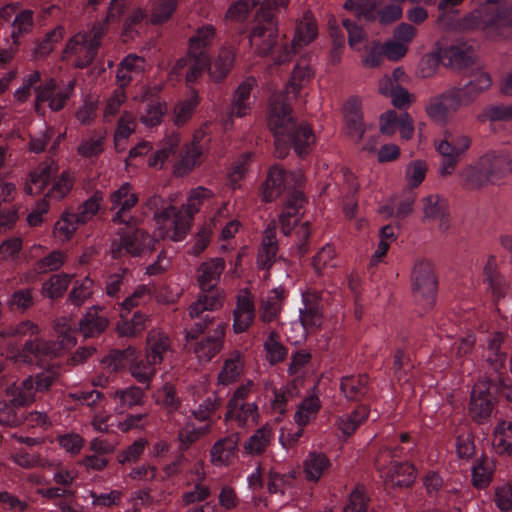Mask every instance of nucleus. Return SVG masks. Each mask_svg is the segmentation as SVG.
<instances>
[{"mask_svg": "<svg viewBox=\"0 0 512 512\" xmlns=\"http://www.w3.org/2000/svg\"><path fill=\"white\" fill-rule=\"evenodd\" d=\"M512 38V5L491 6V21L488 29V39L501 41Z\"/></svg>", "mask_w": 512, "mask_h": 512, "instance_id": "nucleus-8", "label": "nucleus"}, {"mask_svg": "<svg viewBox=\"0 0 512 512\" xmlns=\"http://www.w3.org/2000/svg\"><path fill=\"white\" fill-rule=\"evenodd\" d=\"M342 25L345 27L348 33V44L351 48H355L358 44L364 43L367 41V34L364 29L352 22L349 19H343Z\"/></svg>", "mask_w": 512, "mask_h": 512, "instance_id": "nucleus-47", "label": "nucleus"}, {"mask_svg": "<svg viewBox=\"0 0 512 512\" xmlns=\"http://www.w3.org/2000/svg\"><path fill=\"white\" fill-rule=\"evenodd\" d=\"M486 463L487 459L483 457L478 465L473 468L472 481L476 488H485L491 482L492 471L485 466Z\"/></svg>", "mask_w": 512, "mask_h": 512, "instance_id": "nucleus-48", "label": "nucleus"}, {"mask_svg": "<svg viewBox=\"0 0 512 512\" xmlns=\"http://www.w3.org/2000/svg\"><path fill=\"white\" fill-rule=\"evenodd\" d=\"M275 230V222L269 224L268 228L265 230V236L258 254V266L262 270H269L272 267L278 252V241L276 239Z\"/></svg>", "mask_w": 512, "mask_h": 512, "instance_id": "nucleus-13", "label": "nucleus"}, {"mask_svg": "<svg viewBox=\"0 0 512 512\" xmlns=\"http://www.w3.org/2000/svg\"><path fill=\"white\" fill-rule=\"evenodd\" d=\"M188 58L194 61L190 71L186 75L187 82H194L207 68L209 70V57L205 51L188 50Z\"/></svg>", "mask_w": 512, "mask_h": 512, "instance_id": "nucleus-39", "label": "nucleus"}, {"mask_svg": "<svg viewBox=\"0 0 512 512\" xmlns=\"http://www.w3.org/2000/svg\"><path fill=\"white\" fill-rule=\"evenodd\" d=\"M55 174L56 167H54L53 163H41L34 171L30 172V182L35 185L38 184L37 194H40L46 188Z\"/></svg>", "mask_w": 512, "mask_h": 512, "instance_id": "nucleus-33", "label": "nucleus"}, {"mask_svg": "<svg viewBox=\"0 0 512 512\" xmlns=\"http://www.w3.org/2000/svg\"><path fill=\"white\" fill-rule=\"evenodd\" d=\"M329 464V459L325 454L315 452L310 453L309 457L304 462V473L306 479L317 482Z\"/></svg>", "mask_w": 512, "mask_h": 512, "instance_id": "nucleus-25", "label": "nucleus"}, {"mask_svg": "<svg viewBox=\"0 0 512 512\" xmlns=\"http://www.w3.org/2000/svg\"><path fill=\"white\" fill-rule=\"evenodd\" d=\"M163 199L160 196H152L147 202L149 209L154 210L153 219L160 229L165 227L168 220L173 219V234L170 238L179 241L189 231V221H184V215L176 207L169 205L163 208Z\"/></svg>", "mask_w": 512, "mask_h": 512, "instance_id": "nucleus-4", "label": "nucleus"}, {"mask_svg": "<svg viewBox=\"0 0 512 512\" xmlns=\"http://www.w3.org/2000/svg\"><path fill=\"white\" fill-rule=\"evenodd\" d=\"M197 102L193 99H187L183 102H179L174 108L175 119L174 122L177 126H180L188 121L192 115Z\"/></svg>", "mask_w": 512, "mask_h": 512, "instance_id": "nucleus-55", "label": "nucleus"}, {"mask_svg": "<svg viewBox=\"0 0 512 512\" xmlns=\"http://www.w3.org/2000/svg\"><path fill=\"white\" fill-rule=\"evenodd\" d=\"M353 376H346L341 379L340 389L345 394L346 398L355 400L359 394H363V389L366 382L363 381L362 376L356 383H352Z\"/></svg>", "mask_w": 512, "mask_h": 512, "instance_id": "nucleus-51", "label": "nucleus"}, {"mask_svg": "<svg viewBox=\"0 0 512 512\" xmlns=\"http://www.w3.org/2000/svg\"><path fill=\"white\" fill-rule=\"evenodd\" d=\"M304 175L301 171L287 172L283 167L275 164L269 168L267 178L262 184V198L265 202H272L291 188L290 181L296 186H302Z\"/></svg>", "mask_w": 512, "mask_h": 512, "instance_id": "nucleus-3", "label": "nucleus"}, {"mask_svg": "<svg viewBox=\"0 0 512 512\" xmlns=\"http://www.w3.org/2000/svg\"><path fill=\"white\" fill-rule=\"evenodd\" d=\"M202 294L199 296L204 304L207 306L208 310H216L223 306L224 295L218 289V287H214L211 289H201Z\"/></svg>", "mask_w": 512, "mask_h": 512, "instance_id": "nucleus-54", "label": "nucleus"}, {"mask_svg": "<svg viewBox=\"0 0 512 512\" xmlns=\"http://www.w3.org/2000/svg\"><path fill=\"white\" fill-rule=\"evenodd\" d=\"M491 6L486 4L481 6L465 16L461 21V26L466 30L479 29L483 31L486 38H488V29L490 28L491 21Z\"/></svg>", "mask_w": 512, "mask_h": 512, "instance_id": "nucleus-18", "label": "nucleus"}, {"mask_svg": "<svg viewBox=\"0 0 512 512\" xmlns=\"http://www.w3.org/2000/svg\"><path fill=\"white\" fill-rule=\"evenodd\" d=\"M179 143V136L177 134L171 135L166 141V146L152 155L149 161V166L155 167L158 164L162 165L171 154L175 153V149L178 147Z\"/></svg>", "mask_w": 512, "mask_h": 512, "instance_id": "nucleus-44", "label": "nucleus"}, {"mask_svg": "<svg viewBox=\"0 0 512 512\" xmlns=\"http://www.w3.org/2000/svg\"><path fill=\"white\" fill-rule=\"evenodd\" d=\"M170 348V340L166 336L150 334L147 338L146 361L149 365L160 364L163 353Z\"/></svg>", "mask_w": 512, "mask_h": 512, "instance_id": "nucleus-24", "label": "nucleus"}, {"mask_svg": "<svg viewBox=\"0 0 512 512\" xmlns=\"http://www.w3.org/2000/svg\"><path fill=\"white\" fill-rule=\"evenodd\" d=\"M6 394L11 397L10 404L13 407L29 406L35 402L34 392H26L15 383L6 389Z\"/></svg>", "mask_w": 512, "mask_h": 512, "instance_id": "nucleus-42", "label": "nucleus"}, {"mask_svg": "<svg viewBox=\"0 0 512 512\" xmlns=\"http://www.w3.org/2000/svg\"><path fill=\"white\" fill-rule=\"evenodd\" d=\"M296 36L298 37V40L295 37L292 41V46L295 51L297 46H301L300 42L307 44L316 38L317 25L315 20L305 16L304 20L297 25Z\"/></svg>", "mask_w": 512, "mask_h": 512, "instance_id": "nucleus-35", "label": "nucleus"}, {"mask_svg": "<svg viewBox=\"0 0 512 512\" xmlns=\"http://www.w3.org/2000/svg\"><path fill=\"white\" fill-rule=\"evenodd\" d=\"M323 312L317 300L304 298V308L300 309V322L309 332L316 331L322 325Z\"/></svg>", "mask_w": 512, "mask_h": 512, "instance_id": "nucleus-16", "label": "nucleus"}, {"mask_svg": "<svg viewBox=\"0 0 512 512\" xmlns=\"http://www.w3.org/2000/svg\"><path fill=\"white\" fill-rule=\"evenodd\" d=\"M413 291L423 298H433L437 291V279L431 264L418 262L412 271Z\"/></svg>", "mask_w": 512, "mask_h": 512, "instance_id": "nucleus-7", "label": "nucleus"}, {"mask_svg": "<svg viewBox=\"0 0 512 512\" xmlns=\"http://www.w3.org/2000/svg\"><path fill=\"white\" fill-rule=\"evenodd\" d=\"M495 501L502 511L512 510V486L506 484L497 488L495 492Z\"/></svg>", "mask_w": 512, "mask_h": 512, "instance_id": "nucleus-63", "label": "nucleus"}, {"mask_svg": "<svg viewBox=\"0 0 512 512\" xmlns=\"http://www.w3.org/2000/svg\"><path fill=\"white\" fill-rule=\"evenodd\" d=\"M493 171L483 172L475 167H469L465 170V182L471 188H480L488 182Z\"/></svg>", "mask_w": 512, "mask_h": 512, "instance_id": "nucleus-52", "label": "nucleus"}, {"mask_svg": "<svg viewBox=\"0 0 512 512\" xmlns=\"http://www.w3.org/2000/svg\"><path fill=\"white\" fill-rule=\"evenodd\" d=\"M492 84L491 76L486 72H478L475 78L463 88L465 103L472 102L477 95L488 90Z\"/></svg>", "mask_w": 512, "mask_h": 512, "instance_id": "nucleus-29", "label": "nucleus"}, {"mask_svg": "<svg viewBox=\"0 0 512 512\" xmlns=\"http://www.w3.org/2000/svg\"><path fill=\"white\" fill-rule=\"evenodd\" d=\"M392 104L398 109H403L412 103L413 96L400 84H396L395 88H392Z\"/></svg>", "mask_w": 512, "mask_h": 512, "instance_id": "nucleus-60", "label": "nucleus"}, {"mask_svg": "<svg viewBox=\"0 0 512 512\" xmlns=\"http://www.w3.org/2000/svg\"><path fill=\"white\" fill-rule=\"evenodd\" d=\"M225 261L223 258H214L200 265L198 272V284L201 289L217 287L219 278L224 271Z\"/></svg>", "mask_w": 512, "mask_h": 512, "instance_id": "nucleus-14", "label": "nucleus"}, {"mask_svg": "<svg viewBox=\"0 0 512 512\" xmlns=\"http://www.w3.org/2000/svg\"><path fill=\"white\" fill-rule=\"evenodd\" d=\"M255 82L253 77H249L238 86L234 93L230 116L243 117L247 114V111L250 109L247 100Z\"/></svg>", "mask_w": 512, "mask_h": 512, "instance_id": "nucleus-22", "label": "nucleus"}, {"mask_svg": "<svg viewBox=\"0 0 512 512\" xmlns=\"http://www.w3.org/2000/svg\"><path fill=\"white\" fill-rule=\"evenodd\" d=\"M224 336L225 325H221L214 337H207L195 345L194 353L200 360H211L222 349Z\"/></svg>", "mask_w": 512, "mask_h": 512, "instance_id": "nucleus-17", "label": "nucleus"}, {"mask_svg": "<svg viewBox=\"0 0 512 512\" xmlns=\"http://www.w3.org/2000/svg\"><path fill=\"white\" fill-rule=\"evenodd\" d=\"M215 34V29L213 26H204L197 30V34L190 38L189 40V50L194 51H204V48L207 45V41L212 38Z\"/></svg>", "mask_w": 512, "mask_h": 512, "instance_id": "nucleus-50", "label": "nucleus"}, {"mask_svg": "<svg viewBox=\"0 0 512 512\" xmlns=\"http://www.w3.org/2000/svg\"><path fill=\"white\" fill-rule=\"evenodd\" d=\"M488 119L492 122L512 120V105L491 106L486 113Z\"/></svg>", "mask_w": 512, "mask_h": 512, "instance_id": "nucleus-64", "label": "nucleus"}, {"mask_svg": "<svg viewBox=\"0 0 512 512\" xmlns=\"http://www.w3.org/2000/svg\"><path fill=\"white\" fill-rule=\"evenodd\" d=\"M493 446L500 449L501 454H512V423L506 426V423L502 422L496 427Z\"/></svg>", "mask_w": 512, "mask_h": 512, "instance_id": "nucleus-36", "label": "nucleus"}, {"mask_svg": "<svg viewBox=\"0 0 512 512\" xmlns=\"http://www.w3.org/2000/svg\"><path fill=\"white\" fill-rule=\"evenodd\" d=\"M13 25L17 27V32L12 33L13 42L18 44V36L27 32L33 25V12L31 10L22 11L14 20Z\"/></svg>", "mask_w": 512, "mask_h": 512, "instance_id": "nucleus-57", "label": "nucleus"}, {"mask_svg": "<svg viewBox=\"0 0 512 512\" xmlns=\"http://www.w3.org/2000/svg\"><path fill=\"white\" fill-rule=\"evenodd\" d=\"M277 337L278 334L272 331L264 345L268 353V360L272 365L284 361L287 355L286 348L276 340Z\"/></svg>", "mask_w": 512, "mask_h": 512, "instance_id": "nucleus-40", "label": "nucleus"}, {"mask_svg": "<svg viewBox=\"0 0 512 512\" xmlns=\"http://www.w3.org/2000/svg\"><path fill=\"white\" fill-rule=\"evenodd\" d=\"M202 154L201 147L193 140L190 144L185 146V153L181 161L175 165V173L183 175L190 171L196 164V159Z\"/></svg>", "mask_w": 512, "mask_h": 512, "instance_id": "nucleus-32", "label": "nucleus"}, {"mask_svg": "<svg viewBox=\"0 0 512 512\" xmlns=\"http://www.w3.org/2000/svg\"><path fill=\"white\" fill-rule=\"evenodd\" d=\"M244 294L237 297L236 308L233 311V330L236 334L247 331L255 318V307L250 292L245 289Z\"/></svg>", "mask_w": 512, "mask_h": 512, "instance_id": "nucleus-9", "label": "nucleus"}, {"mask_svg": "<svg viewBox=\"0 0 512 512\" xmlns=\"http://www.w3.org/2000/svg\"><path fill=\"white\" fill-rule=\"evenodd\" d=\"M271 428L263 426L256 430L255 434L250 437L244 445V449L248 454L260 455L264 452L270 443Z\"/></svg>", "mask_w": 512, "mask_h": 512, "instance_id": "nucleus-31", "label": "nucleus"}, {"mask_svg": "<svg viewBox=\"0 0 512 512\" xmlns=\"http://www.w3.org/2000/svg\"><path fill=\"white\" fill-rule=\"evenodd\" d=\"M119 242L113 243L111 254L114 259H119L125 254L132 257H140L146 251H154L158 239L149 235L145 230L139 229L137 223L131 226V229L119 231Z\"/></svg>", "mask_w": 512, "mask_h": 512, "instance_id": "nucleus-2", "label": "nucleus"}, {"mask_svg": "<svg viewBox=\"0 0 512 512\" xmlns=\"http://www.w3.org/2000/svg\"><path fill=\"white\" fill-rule=\"evenodd\" d=\"M54 330L57 333L58 342L62 345V350L69 346L76 345V338L73 335L78 332V328H74L73 321L70 317H61L54 322Z\"/></svg>", "mask_w": 512, "mask_h": 512, "instance_id": "nucleus-26", "label": "nucleus"}, {"mask_svg": "<svg viewBox=\"0 0 512 512\" xmlns=\"http://www.w3.org/2000/svg\"><path fill=\"white\" fill-rule=\"evenodd\" d=\"M130 372L132 376L139 382L145 383L146 388L150 387V380L155 373V369L153 365H149L147 362L145 363L143 360L134 361L130 366Z\"/></svg>", "mask_w": 512, "mask_h": 512, "instance_id": "nucleus-45", "label": "nucleus"}, {"mask_svg": "<svg viewBox=\"0 0 512 512\" xmlns=\"http://www.w3.org/2000/svg\"><path fill=\"white\" fill-rule=\"evenodd\" d=\"M497 391L498 384L485 379L474 385L471 396H476V398H490L492 400L494 393H497Z\"/></svg>", "mask_w": 512, "mask_h": 512, "instance_id": "nucleus-62", "label": "nucleus"}, {"mask_svg": "<svg viewBox=\"0 0 512 512\" xmlns=\"http://www.w3.org/2000/svg\"><path fill=\"white\" fill-rule=\"evenodd\" d=\"M369 410L366 406H359L345 419L339 422V428L346 437L351 436L360 423L367 419Z\"/></svg>", "mask_w": 512, "mask_h": 512, "instance_id": "nucleus-34", "label": "nucleus"}, {"mask_svg": "<svg viewBox=\"0 0 512 512\" xmlns=\"http://www.w3.org/2000/svg\"><path fill=\"white\" fill-rule=\"evenodd\" d=\"M257 24L249 34L250 45L258 55L267 56L278 43V22L275 16L266 14L265 19H255Z\"/></svg>", "mask_w": 512, "mask_h": 512, "instance_id": "nucleus-6", "label": "nucleus"}, {"mask_svg": "<svg viewBox=\"0 0 512 512\" xmlns=\"http://www.w3.org/2000/svg\"><path fill=\"white\" fill-rule=\"evenodd\" d=\"M129 123H135V118L132 114L125 112L124 115L119 118L117 128L114 133L116 148L118 147L119 140L127 139L131 133L134 132V128H131Z\"/></svg>", "mask_w": 512, "mask_h": 512, "instance_id": "nucleus-53", "label": "nucleus"}, {"mask_svg": "<svg viewBox=\"0 0 512 512\" xmlns=\"http://www.w3.org/2000/svg\"><path fill=\"white\" fill-rule=\"evenodd\" d=\"M239 433H233L223 439L218 440L211 448L210 454L212 462L224 464L229 456L234 453L239 444Z\"/></svg>", "mask_w": 512, "mask_h": 512, "instance_id": "nucleus-23", "label": "nucleus"}, {"mask_svg": "<svg viewBox=\"0 0 512 512\" xmlns=\"http://www.w3.org/2000/svg\"><path fill=\"white\" fill-rule=\"evenodd\" d=\"M300 186H291L288 190L289 196L287 201L284 204L286 211L295 212L297 215L299 210L303 207V203L305 202L304 193L299 189Z\"/></svg>", "mask_w": 512, "mask_h": 512, "instance_id": "nucleus-59", "label": "nucleus"}, {"mask_svg": "<svg viewBox=\"0 0 512 512\" xmlns=\"http://www.w3.org/2000/svg\"><path fill=\"white\" fill-rule=\"evenodd\" d=\"M80 37L82 39V47H80V54H78L77 59L75 61V67L83 69L90 66L93 63L98 50L88 45L86 33H84L83 36Z\"/></svg>", "mask_w": 512, "mask_h": 512, "instance_id": "nucleus-49", "label": "nucleus"}, {"mask_svg": "<svg viewBox=\"0 0 512 512\" xmlns=\"http://www.w3.org/2000/svg\"><path fill=\"white\" fill-rule=\"evenodd\" d=\"M62 345L56 341H48L43 338L27 341L23 346V352L33 354L36 358L58 357L62 352Z\"/></svg>", "mask_w": 512, "mask_h": 512, "instance_id": "nucleus-20", "label": "nucleus"}, {"mask_svg": "<svg viewBox=\"0 0 512 512\" xmlns=\"http://www.w3.org/2000/svg\"><path fill=\"white\" fill-rule=\"evenodd\" d=\"M493 406L494 403L490 398L471 396L469 413L474 420L480 422L491 415Z\"/></svg>", "mask_w": 512, "mask_h": 512, "instance_id": "nucleus-38", "label": "nucleus"}, {"mask_svg": "<svg viewBox=\"0 0 512 512\" xmlns=\"http://www.w3.org/2000/svg\"><path fill=\"white\" fill-rule=\"evenodd\" d=\"M235 54L229 48H222L213 62H209V75L214 82L224 80L233 67Z\"/></svg>", "mask_w": 512, "mask_h": 512, "instance_id": "nucleus-21", "label": "nucleus"}, {"mask_svg": "<svg viewBox=\"0 0 512 512\" xmlns=\"http://www.w3.org/2000/svg\"><path fill=\"white\" fill-rule=\"evenodd\" d=\"M268 127L274 136L275 156L279 159L288 156L291 146L302 156L314 139L310 127L296 122L282 93H273L269 98Z\"/></svg>", "mask_w": 512, "mask_h": 512, "instance_id": "nucleus-1", "label": "nucleus"}, {"mask_svg": "<svg viewBox=\"0 0 512 512\" xmlns=\"http://www.w3.org/2000/svg\"><path fill=\"white\" fill-rule=\"evenodd\" d=\"M388 478L394 486L409 487L415 481V468L409 463H397L388 473Z\"/></svg>", "mask_w": 512, "mask_h": 512, "instance_id": "nucleus-28", "label": "nucleus"}, {"mask_svg": "<svg viewBox=\"0 0 512 512\" xmlns=\"http://www.w3.org/2000/svg\"><path fill=\"white\" fill-rule=\"evenodd\" d=\"M73 182L68 172H63L60 179L54 183L50 191L46 194V197H51L54 193L58 194L60 199L64 198L72 189Z\"/></svg>", "mask_w": 512, "mask_h": 512, "instance_id": "nucleus-61", "label": "nucleus"}, {"mask_svg": "<svg viewBox=\"0 0 512 512\" xmlns=\"http://www.w3.org/2000/svg\"><path fill=\"white\" fill-rule=\"evenodd\" d=\"M66 255L62 251H52L50 254L36 262L39 273L58 270L65 262Z\"/></svg>", "mask_w": 512, "mask_h": 512, "instance_id": "nucleus-43", "label": "nucleus"}, {"mask_svg": "<svg viewBox=\"0 0 512 512\" xmlns=\"http://www.w3.org/2000/svg\"><path fill=\"white\" fill-rule=\"evenodd\" d=\"M408 51V47L406 44L397 41H387L382 46V53L384 56H386L388 59L397 61L404 57Z\"/></svg>", "mask_w": 512, "mask_h": 512, "instance_id": "nucleus-56", "label": "nucleus"}, {"mask_svg": "<svg viewBox=\"0 0 512 512\" xmlns=\"http://www.w3.org/2000/svg\"><path fill=\"white\" fill-rule=\"evenodd\" d=\"M345 121L348 135L357 142L361 141L365 133V124L361 111V103L358 100H348L345 106Z\"/></svg>", "mask_w": 512, "mask_h": 512, "instance_id": "nucleus-11", "label": "nucleus"}, {"mask_svg": "<svg viewBox=\"0 0 512 512\" xmlns=\"http://www.w3.org/2000/svg\"><path fill=\"white\" fill-rule=\"evenodd\" d=\"M427 64L438 66L439 62L446 61L445 65L456 70L467 69L476 63V55L472 46L466 44L451 45L440 52L425 55Z\"/></svg>", "mask_w": 512, "mask_h": 512, "instance_id": "nucleus-5", "label": "nucleus"}, {"mask_svg": "<svg viewBox=\"0 0 512 512\" xmlns=\"http://www.w3.org/2000/svg\"><path fill=\"white\" fill-rule=\"evenodd\" d=\"M424 201V217L426 219L437 220L439 229L446 231L449 228V214L446 204L441 200L439 195H429Z\"/></svg>", "mask_w": 512, "mask_h": 512, "instance_id": "nucleus-15", "label": "nucleus"}, {"mask_svg": "<svg viewBox=\"0 0 512 512\" xmlns=\"http://www.w3.org/2000/svg\"><path fill=\"white\" fill-rule=\"evenodd\" d=\"M448 106L442 96L436 97L427 107V115L435 122L446 123L448 118Z\"/></svg>", "mask_w": 512, "mask_h": 512, "instance_id": "nucleus-46", "label": "nucleus"}, {"mask_svg": "<svg viewBox=\"0 0 512 512\" xmlns=\"http://www.w3.org/2000/svg\"><path fill=\"white\" fill-rule=\"evenodd\" d=\"M313 75V70L306 59H301L295 66L289 85L296 91Z\"/></svg>", "mask_w": 512, "mask_h": 512, "instance_id": "nucleus-41", "label": "nucleus"}, {"mask_svg": "<svg viewBox=\"0 0 512 512\" xmlns=\"http://www.w3.org/2000/svg\"><path fill=\"white\" fill-rule=\"evenodd\" d=\"M100 310L101 308L99 306H93L88 309L87 313L80 320L78 332L81 333L85 339L94 337L106 330L109 321L106 317L99 315Z\"/></svg>", "mask_w": 512, "mask_h": 512, "instance_id": "nucleus-12", "label": "nucleus"}, {"mask_svg": "<svg viewBox=\"0 0 512 512\" xmlns=\"http://www.w3.org/2000/svg\"><path fill=\"white\" fill-rule=\"evenodd\" d=\"M177 7V0H159L153 7L150 21L154 25L162 24L169 20Z\"/></svg>", "mask_w": 512, "mask_h": 512, "instance_id": "nucleus-37", "label": "nucleus"}, {"mask_svg": "<svg viewBox=\"0 0 512 512\" xmlns=\"http://www.w3.org/2000/svg\"><path fill=\"white\" fill-rule=\"evenodd\" d=\"M344 512H366L367 501L364 491L356 487L349 496V503L344 507Z\"/></svg>", "mask_w": 512, "mask_h": 512, "instance_id": "nucleus-58", "label": "nucleus"}, {"mask_svg": "<svg viewBox=\"0 0 512 512\" xmlns=\"http://www.w3.org/2000/svg\"><path fill=\"white\" fill-rule=\"evenodd\" d=\"M471 146V138L459 131L446 130L437 150L441 155L449 153L462 156Z\"/></svg>", "mask_w": 512, "mask_h": 512, "instance_id": "nucleus-10", "label": "nucleus"}, {"mask_svg": "<svg viewBox=\"0 0 512 512\" xmlns=\"http://www.w3.org/2000/svg\"><path fill=\"white\" fill-rule=\"evenodd\" d=\"M137 360L136 349L132 346L126 349H112L110 353L104 357L101 362L106 364L113 372L124 370L127 366H131Z\"/></svg>", "mask_w": 512, "mask_h": 512, "instance_id": "nucleus-19", "label": "nucleus"}, {"mask_svg": "<svg viewBox=\"0 0 512 512\" xmlns=\"http://www.w3.org/2000/svg\"><path fill=\"white\" fill-rule=\"evenodd\" d=\"M73 275L54 274L50 279L43 283L42 294L50 299L61 297L67 290Z\"/></svg>", "mask_w": 512, "mask_h": 512, "instance_id": "nucleus-27", "label": "nucleus"}, {"mask_svg": "<svg viewBox=\"0 0 512 512\" xmlns=\"http://www.w3.org/2000/svg\"><path fill=\"white\" fill-rule=\"evenodd\" d=\"M241 354L238 351L233 353V357L224 362L222 371L218 375V382L227 385L234 382L243 370V364L240 361Z\"/></svg>", "mask_w": 512, "mask_h": 512, "instance_id": "nucleus-30", "label": "nucleus"}]
</instances>
